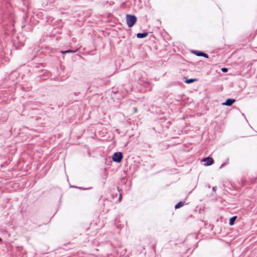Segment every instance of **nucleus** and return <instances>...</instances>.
<instances>
[{
    "instance_id": "11",
    "label": "nucleus",
    "mask_w": 257,
    "mask_h": 257,
    "mask_svg": "<svg viewBox=\"0 0 257 257\" xmlns=\"http://www.w3.org/2000/svg\"><path fill=\"white\" fill-rule=\"evenodd\" d=\"M221 71L223 72H226L228 71V69L226 68H223L221 69Z\"/></svg>"
},
{
    "instance_id": "5",
    "label": "nucleus",
    "mask_w": 257,
    "mask_h": 257,
    "mask_svg": "<svg viewBox=\"0 0 257 257\" xmlns=\"http://www.w3.org/2000/svg\"><path fill=\"white\" fill-rule=\"evenodd\" d=\"M194 53L197 55V56H203V57H205L206 58H208V55L205 54V53H204L202 52H200V51H195L194 52Z\"/></svg>"
},
{
    "instance_id": "1",
    "label": "nucleus",
    "mask_w": 257,
    "mask_h": 257,
    "mask_svg": "<svg viewBox=\"0 0 257 257\" xmlns=\"http://www.w3.org/2000/svg\"><path fill=\"white\" fill-rule=\"evenodd\" d=\"M137 17L134 15H126V21L128 27H132L137 22Z\"/></svg>"
},
{
    "instance_id": "2",
    "label": "nucleus",
    "mask_w": 257,
    "mask_h": 257,
    "mask_svg": "<svg viewBox=\"0 0 257 257\" xmlns=\"http://www.w3.org/2000/svg\"><path fill=\"white\" fill-rule=\"evenodd\" d=\"M122 159V155L121 153L117 152L115 153L112 156V159L115 162H120Z\"/></svg>"
},
{
    "instance_id": "9",
    "label": "nucleus",
    "mask_w": 257,
    "mask_h": 257,
    "mask_svg": "<svg viewBox=\"0 0 257 257\" xmlns=\"http://www.w3.org/2000/svg\"><path fill=\"white\" fill-rule=\"evenodd\" d=\"M196 80L195 79H187L185 80V82L186 83H192V82H193L194 81H195Z\"/></svg>"
},
{
    "instance_id": "4",
    "label": "nucleus",
    "mask_w": 257,
    "mask_h": 257,
    "mask_svg": "<svg viewBox=\"0 0 257 257\" xmlns=\"http://www.w3.org/2000/svg\"><path fill=\"white\" fill-rule=\"evenodd\" d=\"M235 102V100L233 99H227L225 103H223L224 105L230 106Z\"/></svg>"
},
{
    "instance_id": "7",
    "label": "nucleus",
    "mask_w": 257,
    "mask_h": 257,
    "mask_svg": "<svg viewBox=\"0 0 257 257\" xmlns=\"http://www.w3.org/2000/svg\"><path fill=\"white\" fill-rule=\"evenodd\" d=\"M237 217L236 216H233L231 217L229 220V224L230 225H232L234 224V221L236 220Z\"/></svg>"
},
{
    "instance_id": "6",
    "label": "nucleus",
    "mask_w": 257,
    "mask_h": 257,
    "mask_svg": "<svg viewBox=\"0 0 257 257\" xmlns=\"http://www.w3.org/2000/svg\"><path fill=\"white\" fill-rule=\"evenodd\" d=\"M148 34L147 33H138L137 35V37L138 38H143L146 37L148 36Z\"/></svg>"
},
{
    "instance_id": "8",
    "label": "nucleus",
    "mask_w": 257,
    "mask_h": 257,
    "mask_svg": "<svg viewBox=\"0 0 257 257\" xmlns=\"http://www.w3.org/2000/svg\"><path fill=\"white\" fill-rule=\"evenodd\" d=\"M184 203V202H180L179 203H178V204H177L175 206V208H179L182 206H183Z\"/></svg>"
},
{
    "instance_id": "12",
    "label": "nucleus",
    "mask_w": 257,
    "mask_h": 257,
    "mask_svg": "<svg viewBox=\"0 0 257 257\" xmlns=\"http://www.w3.org/2000/svg\"><path fill=\"white\" fill-rule=\"evenodd\" d=\"M2 241V239H1V238L0 237V241Z\"/></svg>"
},
{
    "instance_id": "3",
    "label": "nucleus",
    "mask_w": 257,
    "mask_h": 257,
    "mask_svg": "<svg viewBox=\"0 0 257 257\" xmlns=\"http://www.w3.org/2000/svg\"><path fill=\"white\" fill-rule=\"evenodd\" d=\"M202 162L205 163L204 164L205 166L211 165L214 162L213 159L210 157L203 159Z\"/></svg>"
},
{
    "instance_id": "10",
    "label": "nucleus",
    "mask_w": 257,
    "mask_h": 257,
    "mask_svg": "<svg viewBox=\"0 0 257 257\" xmlns=\"http://www.w3.org/2000/svg\"><path fill=\"white\" fill-rule=\"evenodd\" d=\"M61 52L62 54H65V53H74V51H72V50H67V51H62Z\"/></svg>"
}]
</instances>
